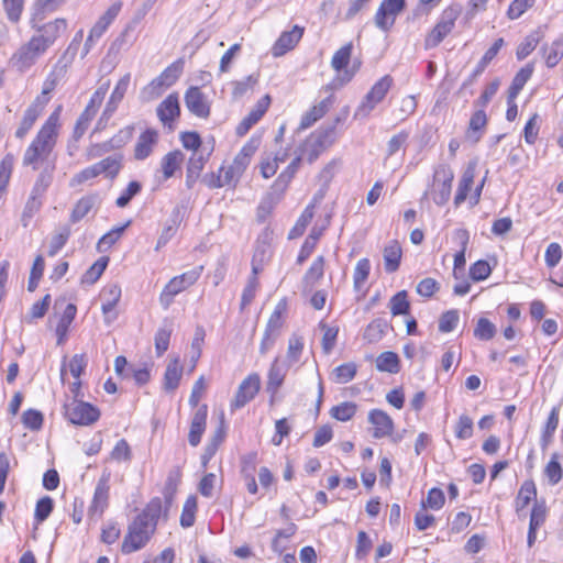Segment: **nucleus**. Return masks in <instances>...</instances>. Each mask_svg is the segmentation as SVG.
Masks as SVG:
<instances>
[{
	"label": "nucleus",
	"instance_id": "nucleus-48",
	"mask_svg": "<svg viewBox=\"0 0 563 563\" xmlns=\"http://www.w3.org/2000/svg\"><path fill=\"white\" fill-rule=\"evenodd\" d=\"M96 164L98 166L100 175L104 174L109 178H114L119 174L122 166L120 155L108 156Z\"/></svg>",
	"mask_w": 563,
	"mask_h": 563
},
{
	"label": "nucleus",
	"instance_id": "nucleus-7",
	"mask_svg": "<svg viewBox=\"0 0 563 563\" xmlns=\"http://www.w3.org/2000/svg\"><path fill=\"white\" fill-rule=\"evenodd\" d=\"M110 82L107 81L98 87V89L92 93L88 104L85 110L81 112L79 118L76 121L73 139L74 142H77L87 131L90 122L96 117L99 107L101 106L104 96L109 89Z\"/></svg>",
	"mask_w": 563,
	"mask_h": 563
},
{
	"label": "nucleus",
	"instance_id": "nucleus-2",
	"mask_svg": "<svg viewBox=\"0 0 563 563\" xmlns=\"http://www.w3.org/2000/svg\"><path fill=\"white\" fill-rule=\"evenodd\" d=\"M59 112L60 107L52 112L41 126L23 154V166H31L33 170H36L41 166L44 167L51 165L52 162L55 163V158H51V156L59 134Z\"/></svg>",
	"mask_w": 563,
	"mask_h": 563
},
{
	"label": "nucleus",
	"instance_id": "nucleus-55",
	"mask_svg": "<svg viewBox=\"0 0 563 563\" xmlns=\"http://www.w3.org/2000/svg\"><path fill=\"white\" fill-rule=\"evenodd\" d=\"M197 511V498L189 496L183 507L180 525L183 528H190L195 523Z\"/></svg>",
	"mask_w": 563,
	"mask_h": 563
},
{
	"label": "nucleus",
	"instance_id": "nucleus-39",
	"mask_svg": "<svg viewBox=\"0 0 563 563\" xmlns=\"http://www.w3.org/2000/svg\"><path fill=\"white\" fill-rule=\"evenodd\" d=\"M77 308L74 303H68L63 312V316L57 323L56 327V334L58 336L57 343L62 344L64 341V338L66 336L68 332V328L74 321L76 317Z\"/></svg>",
	"mask_w": 563,
	"mask_h": 563
},
{
	"label": "nucleus",
	"instance_id": "nucleus-38",
	"mask_svg": "<svg viewBox=\"0 0 563 563\" xmlns=\"http://www.w3.org/2000/svg\"><path fill=\"white\" fill-rule=\"evenodd\" d=\"M309 137L313 140L318 144L321 150L325 151L330 146H332L336 140V129L335 125H329L327 128H321L312 133Z\"/></svg>",
	"mask_w": 563,
	"mask_h": 563
},
{
	"label": "nucleus",
	"instance_id": "nucleus-15",
	"mask_svg": "<svg viewBox=\"0 0 563 563\" xmlns=\"http://www.w3.org/2000/svg\"><path fill=\"white\" fill-rule=\"evenodd\" d=\"M67 30L65 19H55L38 27L37 34L32 37L36 40L46 51Z\"/></svg>",
	"mask_w": 563,
	"mask_h": 563
},
{
	"label": "nucleus",
	"instance_id": "nucleus-17",
	"mask_svg": "<svg viewBox=\"0 0 563 563\" xmlns=\"http://www.w3.org/2000/svg\"><path fill=\"white\" fill-rule=\"evenodd\" d=\"M46 106V98H35V100L26 108L19 128L15 131L16 139H24L29 131L33 128L34 123L42 114Z\"/></svg>",
	"mask_w": 563,
	"mask_h": 563
},
{
	"label": "nucleus",
	"instance_id": "nucleus-34",
	"mask_svg": "<svg viewBox=\"0 0 563 563\" xmlns=\"http://www.w3.org/2000/svg\"><path fill=\"white\" fill-rule=\"evenodd\" d=\"M55 169V164L52 162L51 165L44 166L42 170L40 172L34 186L31 190V195H34L36 197H43L48 187L52 184L53 180V173Z\"/></svg>",
	"mask_w": 563,
	"mask_h": 563
},
{
	"label": "nucleus",
	"instance_id": "nucleus-3",
	"mask_svg": "<svg viewBox=\"0 0 563 563\" xmlns=\"http://www.w3.org/2000/svg\"><path fill=\"white\" fill-rule=\"evenodd\" d=\"M183 60H177L166 67L159 76L155 77L142 89V97L146 100L158 98L167 88L173 86L183 73Z\"/></svg>",
	"mask_w": 563,
	"mask_h": 563
},
{
	"label": "nucleus",
	"instance_id": "nucleus-42",
	"mask_svg": "<svg viewBox=\"0 0 563 563\" xmlns=\"http://www.w3.org/2000/svg\"><path fill=\"white\" fill-rule=\"evenodd\" d=\"M353 44L350 42L339 48L332 56L331 66L338 73L344 70L350 63Z\"/></svg>",
	"mask_w": 563,
	"mask_h": 563
},
{
	"label": "nucleus",
	"instance_id": "nucleus-10",
	"mask_svg": "<svg viewBox=\"0 0 563 563\" xmlns=\"http://www.w3.org/2000/svg\"><path fill=\"white\" fill-rule=\"evenodd\" d=\"M64 413L69 422L78 426H89L100 417L97 407L81 399H71L64 405Z\"/></svg>",
	"mask_w": 563,
	"mask_h": 563
},
{
	"label": "nucleus",
	"instance_id": "nucleus-31",
	"mask_svg": "<svg viewBox=\"0 0 563 563\" xmlns=\"http://www.w3.org/2000/svg\"><path fill=\"white\" fill-rule=\"evenodd\" d=\"M332 103V98L328 97L321 100L318 104L313 106L309 111H307L300 121V129L306 130L310 128L314 122L321 119L329 110Z\"/></svg>",
	"mask_w": 563,
	"mask_h": 563
},
{
	"label": "nucleus",
	"instance_id": "nucleus-45",
	"mask_svg": "<svg viewBox=\"0 0 563 563\" xmlns=\"http://www.w3.org/2000/svg\"><path fill=\"white\" fill-rule=\"evenodd\" d=\"M323 229H317L313 228L310 232V234L305 240L301 250L299 252V255L297 257V263L300 265L302 264L313 252L316 244L319 240V238L322 235Z\"/></svg>",
	"mask_w": 563,
	"mask_h": 563
},
{
	"label": "nucleus",
	"instance_id": "nucleus-30",
	"mask_svg": "<svg viewBox=\"0 0 563 563\" xmlns=\"http://www.w3.org/2000/svg\"><path fill=\"white\" fill-rule=\"evenodd\" d=\"M184 159L185 156L179 150L172 151L163 156L161 161V168L165 180L172 178L175 173L180 169Z\"/></svg>",
	"mask_w": 563,
	"mask_h": 563
},
{
	"label": "nucleus",
	"instance_id": "nucleus-12",
	"mask_svg": "<svg viewBox=\"0 0 563 563\" xmlns=\"http://www.w3.org/2000/svg\"><path fill=\"white\" fill-rule=\"evenodd\" d=\"M405 5V0H383L374 16L375 25L384 32L389 31Z\"/></svg>",
	"mask_w": 563,
	"mask_h": 563
},
{
	"label": "nucleus",
	"instance_id": "nucleus-60",
	"mask_svg": "<svg viewBox=\"0 0 563 563\" xmlns=\"http://www.w3.org/2000/svg\"><path fill=\"white\" fill-rule=\"evenodd\" d=\"M41 207H42V198L36 197L34 195H30V197L25 203V207H24V210L22 213V218H21L23 227L29 225L31 219L34 217V214L36 212L40 211Z\"/></svg>",
	"mask_w": 563,
	"mask_h": 563
},
{
	"label": "nucleus",
	"instance_id": "nucleus-64",
	"mask_svg": "<svg viewBox=\"0 0 563 563\" xmlns=\"http://www.w3.org/2000/svg\"><path fill=\"white\" fill-rule=\"evenodd\" d=\"M51 305V296L45 295L42 300L36 301L30 309V312L25 316V321L32 323L35 319L43 318L48 310Z\"/></svg>",
	"mask_w": 563,
	"mask_h": 563
},
{
	"label": "nucleus",
	"instance_id": "nucleus-4",
	"mask_svg": "<svg viewBox=\"0 0 563 563\" xmlns=\"http://www.w3.org/2000/svg\"><path fill=\"white\" fill-rule=\"evenodd\" d=\"M202 271L203 266L199 265L183 273L181 275L173 277L164 287L159 296V302L163 308L167 309L172 305L176 295L192 286L200 278Z\"/></svg>",
	"mask_w": 563,
	"mask_h": 563
},
{
	"label": "nucleus",
	"instance_id": "nucleus-59",
	"mask_svg": "<svg viewBox=\"0 0 563 563\" xmlns=\"http://www.w3.org/2000/svg\"><path fill=\"white\" fill-rule=\"evenodd\" d=\"M371 271V263L367 258H362L356 263L354 274H353V280H354V288L356 290H360L366 279L368 278Z\"/></svg>",
	"mask_w": 563,
	"mask_h": 563
},
{
	"label": "nucleus",
	"instance_id": "nucleus-58",
	"mask_svg": "<svg viewBox=\"0 0 563 563\" xmlns=\"http://www.w3.org/2000/svg\"><path fill=\"white\" fill-rule=\"evenodd\" d=\"M324 151L318 146L311 137H307L306 141L300 145L298 154L302 156L303 161L313 163Z\"/></svg>",
	"mask_w": 563,
	"mask_h": 563
},
{
	"label": "nucleus",
	"instance_id": "nucleus-23",
	"mask_svg": "<svg viewBox=\"0 0 563 563\" xmlns=\"http://www.w3.org/2000/svg\"><path fill=\"white\" fill-rule=\"evenodd\" d=\"M121 298V288L118 285H109L102 289L101 292V310L104 314L106 322L110 323L115 319V314L111 316L114 307Z\"/></svg>",
	"mask_w": 563,
	"mask_h": 563
},
{
	"label": "nucleus",
	"instance_id": "nucleus-54",
	"mask_svg": "<svg viewBox=\"0 0 563 563\" xmlns=\"http://www.w3.org/2000/svg\"><path fill=\"white\" fill-rule=\"evenodd\" d=\"M408 295L406 290L398 291L390 298L389 308L393 316L408 314L410 303L407 299Z\"/></svg>",
	"mask_w": 563,
	"mask_h": 563
},
{
	"label": "nucleus",
	"instance_id": "nucleus-46",
	"mask_svg": "<svg viewBox=\"0 0 563 563\" xmlns=\"http://www.w3.org/2000/svg\"><path fill=\"white\" fill-rule=\"evenodd\" d=\"M473 183H474V168L468 167L464 172L462 179L460 180V184H459V188H457V191H456V195L454 198V203L456 206H459L465 201Z\"/></svg>",
	"mask_w": 563,
	"mask_h": 563
},
{
	"label": "nucleus",
	"instance_id": "nucleus-52",
	"mask_svg": "<svg viewBox=\"0 0 563 563\" xmlns=\"http://www.w3.org/2000/svg\"><path fill=\"white\" fill-rule=\"evenodd\" d=\"M356 372L357 366L354 363H344L332 371V378L338 384H346L355 377Z\"/></svg>",
	"mask_w": 563,
	"mask_h": 563
},
{
	"label": "nucleus",
	"instance_id": "nucleus-37",
	"mask_svg": "<svg viewBox=\"0 0 563 563\" xmlns=\"http://www.w3.org/2000/svg\"><path fill=\"white\" fill-rule=\"evenodd\" d=\"M302 161H303L302 156L297 154V156L291 161V163L287 166V168L283 173L279 174V176L275 180L273 187L276 190L284 191L287 188L290 180L292 179V177L295 176V174L297 173L299 165Z\"/></svg>",
	"mask_w": 563,
	"mask_h": 563
},
{
	"label": "nucleus",
	"instance_id": "nucleus-27",
	"mask_svg": "<svg viewBox=\"0 0 563 563\" xmlns=\"http://www.w3.org/2000/svg\"><path fill=\"white\" fill-rule=\"evenodd\" d=\"M287 364H280L279 357H276L273 361L268 371L266 385V389L268 393L272 394V396H274L278 391L279 387L283 385L287 373Z\"/></svg>",
	"mask_w": 563,
	"mask_h": 563
},
{
	"label": "nucleus",
	"instance_id": "nucleus-62",
	"mask_svg": "<svg viewBox=\"0 0 563 563\" xmlns=\"http://www.w3.org/2000/svg\"><path fill=\"white\" fill-rule=\"evenodd\" d=\"M356 412V405L354 402H342L331 409V416L339 421H349Z\"/></svg>",
	"mask_w": 563,
	"mask_h": 563
},
{
	"label": "nucleus",
	"instance_id": "nucleus-53",
	"mask_svg": "<svg viewBox=\"0 0 563 563\" xmlns=\"http://www.w3.org/2000/svg\"><path fill=\"white\" fill-rule=\"evenodd\" d=\"M108 265V258L107 257H100L97 262H95L87 272L81 277L82 284L92 285L95 284Z\"/></svg>",
	"mask_w": 563,
	"mask_h": 563
},
{
	"label": "nucleus",
	"instance_id": "nucleus-14",
	"mask_svg": "<svg viewBox=\"0 0 563 563\" xmlns=\"http://www.w3.org/2000/svg\"><path fill=\"white\" fill-rule=\"evenodd\" d=\"M260 387L261 378L256 373L250 374L245 379H243L238 388L234 399L231 402L232 410L240 409L251 401L258 393Z\"/></svg>",
	"mask_w": 563,
	"mask_h": 563
},
{
	"label": "nucleus",
	"instance_id": "nucleus-35",
	"mask_svg": "<svg viewBox=\"0 0 563 563\" xmlns=\"http://www.w3.org/2000/svg\"><path fill=\"white\" fill-rule=\"evenodd\" d=\"M286 311L287 301L286 299H282L275 306V309L267 321L265 331L280 335V330L284 325V314L286 313Z\"/></svg>",
	"mask_w": 563,
	"mask_h": 563
},
{
	"label": "nucleus",
	"instance_id": "nucleus-20",
	"mask_svg": "<svg viewBox=\"0 0 563 563\" xmlns=\"http://www.w3.org/2000/svg\"><path fill=\"white\" fill-rule=\"evenodd\" d=\"M67 74V65L63 62H57L47 77L45 78L42 87L41 95L36 98H46V104L51 100V92L65 79Z\"/></svg>",
	"mask_w": 563,
	"mask_h": 563
},
{
	"label": "nucleus",
	"instance_id": "nucleus-50",
	"mask_svg": "<svg viewBox=\"0 0 563 563\" xmlns=\"http://www.w3.org/2000/svg\"><path fill=\"white\" fill-rule=\"evenodd\" d=\"M559 460V453H552L550 461L544 467V474L551 485H556L563 477V470Z\"/></svg>",
	"mask_w": 563,
	"mask_h": 563
},
{
	"label": "nucleus",
	"instance_id": "nucleus-51",
	"mask_svg": "<svg viewBox=\"0 0 563 563\" xmlns=\"http://www.w3.org/2000/svg\"><path fill=\"white\" fill-rule=\"evenodd\" d=\"M487 123V117L483 109L476 110L470 120L468 124V131L467 135L468 137H473L474 142H477L481 137L479 134H477L479 131H482Z\"/></svg>",
	"mask_w": 563,
	"mask_h": 563
},
{
	"label": "nucleus",
	"instance_id": "nucleus-25",
	"mask_svg": "<svg viewBox=\"0 0 563 563\" xmlns=\"http://www.w3.org/2000/svg\"><path fill=\"white\" fill-rule=\"evenodd\" d=\"M207 412V406L202 405L197 409L191 419L188 441L192 446H197L201 441V437L206 429Z\"/></svg>",
	"mask_w": 563,
	"mask_h": 563
},
{
	"label": "nucleus",
	"instance_id": "nucleus-33",
	"mask_svg": "<svg viewBox=\"0 0 563 563\" xmlns=\"http://www.w3.org/2000/svg\"><path fill=\"white\" fill-rule=\"evenodd\" d=\"M324 273V257L318 256L306 272L302 278L303 291H310L316 283L323 277Z\"/></svg>",
	"mask_w": 563,
	"mask_h": 563
},
{
	"label": "nucleus",
	"instance_id": "nucleus-16",
	"mask_svg": "<svg viewBox=\"0 0 563 563\" xmlns=\"http://www.w3.org/2000/svg\"><path fill=\"white\" fill-rule=\"evenodd\" d=\"M185 106L194 115L207 119L210 115V102L199 87H190L185 93Z\"/></svg>",
	"mask_w": 563,
	"mask_h": 563
},
{
	"label": "nucleus",
	"instance_id": "nucleus-6",
	"mask_svg": "<svg viewBox=\"0 0 563 563\" xmlns=\"http://www.w3.org/2000/svg\"><path fill=\"white\" fill-rule=\"evenodd\" d=\"M460 13L461 9L457 5H451L442 12L438 23L426 36L424 47L427 49L437 47L452 32Z\"/></svg>",
	"mask_w": 563,
	"mask_h": 563
},
{
	"label": "nucleus",
	"instance_id": "nucleus-40",
	"mask_svg": "<svg viewBox=\"0 0 563 563\" xmlns=\"http://www.w3.org/2000/svg\"><path fill=\"white\" fill-rule=\"evenodd\" d=\"M533 74V65L528 64L525 67H522L512 79V82L509 87L508 93L510 95V98H517L519 92L522 90L527 81L530 79V77Z\"/></svg>",
	"mask_w": 563,
	"mask_h": 563
},
{
	"label": "nucleus",
	"instance_id": "nucleus-36",
	"mask_svg": "<svg viewBox=\"0 0 563 563\" xmlns=\"http://www.w3.org/2000/svg\"><path fill=\"white\" fill-rule=\"evenodd\" d=\"M303 338L296 333L291 334L288 340V347L286 354V364L287 367L292 366L294 364L300 361L302 351H303Z\"/></svg>",
	"mask_w": 563,
	"mask_h": 563
},
{
	"label": "nucleus",
	"instance_id": "nucleus-18",
	"mask_svg": "<svg viewBox=\"0 0 563 563\" xmlns=\"http://www.w3.org/2000/svg\"><path fill=\"white\" fill-rule=\"evenodd\" d=\"M368 422L373 426V438L383 439L391 435L394 421L387 412L380 409L371 410L368 412Z\"/></svg>",
	"mask_w": 563,
	"mask_h": 563
},
{
	"label": "nucleus",
	"instance_id": "nucleus-13",
	"mask_svg": "<svg viewBox=\"0 0 563 563\" xmlns=\"http://www.w3.org/2000/svg\"><path fill=\"white\" fill-rule=\"evenodd\" d=\"M109 475H102L95 488L93 498L88 508L89 519H100L109 504Z\"/></svg>",
	"mask_w": 563,
	"mask_h": 563
},
{
	"label": "nucleus",
	"instance_id": "nucleus-56",
	"mask_svg": "<svg viewBox=\"0 0 563 563\" xmlns=\"http://www.w3.org/2000/svg\"><path fill=\"white\" fill-rule=\"evenodd\" d=\"M455 238L460 242L461 250L454 256V272H456L460 268H463L466 263L465 252L468 244L470 235L466 230H457L455 232Z\"/></svg>",
	"mask_w": 563,
	"mask_h": 563
},
{
	"label": "nucleus",
	"instance_id": "nucleus-11",
	"mask_svg": "<svg viewBox=\"0 0 563 563\" xmlns=\"http://www.w3.org/2000/svg\"><path fill=\"white\" fill-rule=\"evenodd\" d=\"M453 178L454 175L450 168L445 166H440L435 169L431 195L432 200L438 206H443L449 201L451 196Z\"/></svg>",
	"mask_w": 563,
	"mask_h": 563
},
{
	"label": "nucleus",
	"instance_id": "nucleus-32",
	"mask_svg": "<svg viewBox=\"0 0 563 563\" xmlns=\"http://www.w3.org/2000/svg\"><path fill=\"white\" fill-rule=\"evenodd\" d=\"M401 254V247L397 241H390L384 247L383 257L385 271L387 273H394L398 269L400 265Z\"/></svg>",
	"mask_w": 563,
	"mask_h": 563
},
{
	"label": "nucleus",
	"instance_id": "nucleus-41",
	"mask_svg": "<svg viewBox=\"0 0 563 563\" xmlns=\"http://www.w3.org/2000/svg\"><path fill=\"white\" fill-rule=\"evenodd\" d=\"M98 201L97 195L82 197L73 209L70 220L76 223L86 217Z\"/></svg>",
	"mask_w": 563,
	"mask_h": 563
},
{
	"label": "nucleus",
	"instance_id": "nucleus-44",
	"mask_svg": "<svg viewBox=\"0 0 563 563\" xmlns=\"http://www.w3.org/2000/svg\"><path fill=\"white\" fill-rule=\"evenodd\" d=\"M541 40V34L538 31H534L527 35L525 40L517 47L516 56L519 60L528 57L538 46Z\"/></svg>",
	"mask_w": 563,
	"mask_h": 563
},
{
	"label": "nucleus",
	"instance_id": "nucleus-24",
	"mask_svg": "<svg viewBox=\"0 0 563 563\" xmlns=\"http://www.w3.org/2000/svg\"><path fill=\"white\" fill-rule=\"evenodd\" d=\"M504 46V40L498 38L494 42V44L485 52L482 59L476 65L473 73L470 75V77L463 82L462 87L465 88L467 86L473 85L477 77L483 74L487 65L495 58V56L498 54L500 48Z\"/></svg>",
	"mask_w": 563,
	"mask_h": 563
},
{
	"label": "nucleus",
	"instance_id": "nucleus-1",
	"mask_svg": "<svg viewBox=\"0 0 563 563\" xmlns=\"http://www.w3.org/2000/svg\"><path fill=\"white\" fill-rule=\"evenodd\" d=\"M169 507L170 500L168 499L164 509L161 498L155 497L151 499L142 512L130 522L121 551L124 554H130L143 549L155 533L159 517L163 512L166 517Z\"/></svg>",
	"mask_w": 563,
	"mask_h": 563
},
{
	"label": "nucleus",
	"instance_id": "nucleus-19",
	"mask_svg": "<svg viewBox=\"0 0 563 563\" xmlns=\"http://www.w3.org/2000/svg\"><path fill=\"white\" fill-rule=\"evenodd\" d=\"M271 103V97L265 95L262 97L254 109L250 111V113L238 124L235 132L239 136L245 135L250 129L256 124L264 113L267 111Z\"/></svg>",
	"mask_w": 563,
	"mask_h": 563
},
{
	"label": "nucleus",
	"instance_id": "nucleus-63",
	"mask_svg": "<svg viewBox=\"0 0 563 563\" xmlns=\"http://www.w3.org/2000/svg\"><path fill=\"white\" fill-rule=\"evenodd\" d=\"M257 84V76L250 75L242 80L232 81L231 85L232 96L234 99L243 97L249 90H251Z\"/></svg>",
	"mask_w": 563,
	"mask_h": 563
},
{
	"label": "nucleus",
	"instance_id": "nucleus-47",
	"mask_svg": "<svg viewBox=\"0 0 563 563\" xmlns=\"http://www.w3.org/2000/svg\"><path fill=\"white\" fill-rule=\"evenodd\" d=\"M376 367L380 372L395 374L399 371V357L394 352H384L377 357Z\"/></svg>",
	"mask_w": 563,
	"mask_h": 563
},
{
	"label": "nucleus",
	"instance_id": "nucleus-28",
	"mask_svg": "<svg viewBox=\"0 0 563 563\" xmlns=\"http://www.w3.org/2000/svg\"><path fill=\"white\" fill-rule=\"evenodd\" d=\"M121 1H115L114 3H112L91 27L90 32L92 33V35H96V37L100 38L103 35V33L108 30L110 24L115 20V18L121 11Z\"/></svg>",
	"mask_w": 563,
	"mask_h": 563
},
{
	"label": "nucleus",
	"instance_id": "nucleus-21",
	"mask_svg": "<svg viewBox=\"0 0 563 563\" xmlns=\"http://www.w3.org/2000/svg\"><path fill=\"white\" fill-rule=\"evenodd\" d=\"M302 34L303 29L299 27L298 25H295L291 31L282 33L272 48V54L275 57L283 56L297 45V43L302 37Z\"/></svg>",
	"mask_w": 563,
	"mask_h": 563
},
{
	"label": "nucleus",
	"instance_id": "nucleus-8",
	"mask_svg": "<svg viewBox=\"0 0 563 563\" xmlns=\"http://www.w3.org/2000/svg\"><path fill=\"white\" fill-rule=\"evenodd\" d=\"M256 150L257 144L254 141L246 143L228 167L220 168V172L224 175V183L232 187L239 183Z\"/></svg>",
	"mask_w": 563,
	"mask_h": 563
},
{
	"label": "nucleus",
	"instance_id": "nucleus-43",
	"mask_svg": "<svg viewBox=\"0 0 563 563\" xmlns=\"http://www.w3.org/2000/svg\"><path fill=\"white\" fill-rule=\"evenodd\" d=\"M537 496V488L532 481H526L517 495L516 498V509L517 511H520L521 509L526 508L529 503L536 498Z\"/></svg>",
	"mask_w": 563,
	"mask_h": 563
},
{
	"label": "nucleus",
	"instance_id": "nucleus-29",
	"mask_svg": "<svg viewBox=\"0 0 563 563\" xmlns=\"http://www.w3.org/2000/svg\"><path fill=\"white\" fill-rule=\"evenodd\" d=\"M541 53L549 68L555 67L563 57V35L555 38L550 45L544 44Z\"/></svg>",
	"mask_w": 563,
	"mask_h": 563
},
{
	"label": "nucleus",
	"instance_id": "nucleus-61",
	"mask_svg": "<svg viewBox=\"0 0 563 563\" xmlns=\"http://www.w3.org/2000/svg\"><path fill=\"white\" fill-rule=\"evenodd\" d=\"M320 328L323 330L322 350L325 354H330L335 345L339 329L336 327H328L323 322L320 323Z\"/></svg>",
	"mask_w": 563,
	"mask_h": 563
},
{
	"label": "nucleus",
	"instance_id": "nucleus-26",
	"mask_svg": "<svg viewBox=\"0 0 563 563\" xmlns=\"http://www.w3.org/2000/svg\"><path fill=\"white\" fill-rule=\"evenodd\" d=\"M158 134L155 130L148 129L144 131L137 139L134 147V156L136 159H145L150 156L154 145L157 143Z\"/></svg>",
	"mask_w": 563,
	"mask_h": 563
},
{
	"label": "nucleus",
	"instance_id": "nucleus-5",
	"mask_svg": "<svg viewBox=\"0 0 563 563\" xmlns=\"http://www.w3.org/2000/svg\"><path fill=\"white\" fill-rule=\"evenodd\" d=\"M46 53V49L33 37L22 44L10 57V65L20 73L30 70Z\"/></svg>",
	"mask_w": 563,
	"mask_h": 563
},
{
	"label": "nucleus",
	"instance_id": "nucleus-22",
	"mask_svg": "<svg viewBox=\"0 0 563 563\" xmlns=\"http://www.w3.org/2000/svg\"><path fill=\"white\" fill-rule=\"evenodd\" d=\"M157 115L165 125L170 123L179 117L180 107L177 93L168 95L157 107Z\"/></svg>",
	"mask_w": 563,
	"mask_h": 563
},
{
	"label": "nucleus",
	"instance_id": "nucleus-9",
	"mask_svg": "<svg viewBox=\"0 0 563 563\" xmlns=\"http://www.w3.org/2000/svg\"><path fill=\"white\" fill-rule=\"evenodd\" d=\"M393 78L389 75L383 76L376 81L371 90L364 96L362 102L355 110V118H367L375 107L384 100L393 86Z\"/></svg>",
	"mask_w": 563,
	"mask_h": 563
},
{
	"label": "nucleus",
	"instance_id": "nucleus-49",
	"mask_svg": "<svg viewBox=\"0 0 563 563\" xmlns=\"http://www.w3.org/2000/svg\"><path fill=\"white\" fill-rule=\"evenodd\" d=\"M181 377V367L178 360L172 361L166 368L164 375V386L167 390H174L177 388Z\"/></svg>",
	"mask_w": 563,
	"mask_h": 563
},
{
	"label": "nucleus",
	"instance_id": "nucleus-57",
	"mask_svg": "<svg viewBox=\"0 0 563 563\" xmlns=\"http://www.w3.org/2000/svg\"><path fill=\"white\" fill-rule=\"evenodd\" d=\"M387 329V322L383 319L372 321L364 331V338L373 343L379 341Z\"/></svg>",
	"mask_w": 563,
	"mask_h": 563
}]
</instances>
